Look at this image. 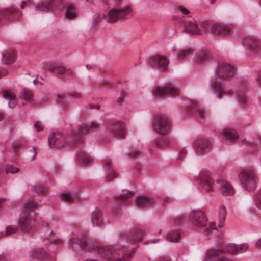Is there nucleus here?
<instances>
[{
    "label": "nucleus",
    "instance_id": "1",
    "mask_svg": "<svg viewBox=\"0 0 261 261\" xmlns=\"http://www.w3.org/2000/svg\"><path fill=\"white\" fill-rule=\"evenodd\" d=\"M186 221L192 228L203 233L208 239L212 231L217 229L214 224H207V218L205 212L199 209L193 210L188 215L175 218L173 220V224L175 226H181Z\"/></svg>",
    "mask_w": 261,
    "mask_h": 261
},
{
    "label": "nucleus",
    "instance_id": "2",
    "mask_svg": "<svg viewBox=\"0 0 261 261\" xmlns=\"http://www.w3.org/2000/svg\"><path fill=\"white\" fill-rule=\"evenodd\" d=\"M152 126L154 132L160 136L156 140V145L159 147L168 146L170 142L168 136L172 130V120L164 114H158L154 116Z\"/></svg>",
    "mask_w": 261,
    "mask_h": 261
},
{
    "label": "nucleus",
    "instance_id": "3",
    "mask_svg": "<svg viewBox=\"0 0 261 261\" xmlns=\"http://www.w3.org/2000/svg\"><path fill=\"white\" fill-rule=\"evenodd\" d=\"M97 254L100 261H123L132 257L134 250L124 251L120 249L117 245L97 246L96 247Z\"/></svg>",
    "mask_w": 261,
    "mask_h": 261
},
{
    "label": "nucleus",
    "instance_id": "4",
    "mask_svg": "<svg viewBox=\"0 0 261 261\" xmlns=\"http://www.w3.org/2000/svg\"><path fill=\"white\" fill-rule=\"evenodd\" d=\"M37 207V204L32 201L24 204L23 211L19 215L18 221L20 229L24 233L29 232L34 226L33 216L35 214L34 210Z\"/></svg>",
    "mask_w": 261,
    "mask_h": 261
},
{
    "label": "nucleus",
    "instance_id": "5",
    "mask_svg": "<svg viewBox=\"0 0 261 261\" xmlns=\"http://www.w3.org/2000/svg\"><path fill=\"white\" fill-rule=\"evenodd\" d=\"M255 172L251 168H247L241 171L239 179L244 188L247 191L254 190L256 188V182L255 179Z\"/></svg>",
    "mask_w": 261,
    "mask_h": 261
},
{
    "label": "nucleus",
    "instance_id": "6",
    "mask_svg": "<svg viewBox=\"0 0 261 261\" xmlns=\"http://www.w3.org/2000/svg\"><path fill=\"white\" fill-rule=\"evenodd\" d=\"M240 41L247 51L251 55L259 53L261 51V42L254 37L248 35L242 36L240 38Z\"/></svg>",
    "mask_w": 261,
    "mask_h": 261
},
{
    "label": "nucleus",
    "instance_id": "7",
    "mask_svg": "<svg viewBox=\"0 0 261 261\" xmlns=\"http://www.w3.org/2000/svg\"><path fill=\"white\" fill-rule=\"evenodd\" d=\"M234 74L233 65L227 62L220 63L216 68V76L221 81H228Z\"/></svg>",
    "mask_w": 261,
    "mask_h": 261
},
{
    "label": "nucleus",
    "instance_id": "8",
    "mask_svg": "<svg viewBox=\"0 0 261 261\" xmlns=\"http://www.w3.org/2000/svg\"><path fill=\"white\" fill-rule=\"evenodd\" d=\"M132 11L129 5H127L124 8L121 9H112L107 15H104V19L109 23L117 22L120 19H123Z\"/></svg>",
    "mask_w": 261,
    "mask_h": 261
},
{
    "label": "nucleus",
    "instance_id": "9",
    "mask_svg": "<svg viewBox=\"0 0 261 261\" xmlns=\"http://www.w3.org/2000/svg\"><path fill=\"white\" fill-rule=\"evenodd\" d=\"M206 30L217 34L230 35L232 33L233 27L231 24L223 22L212 23L205 26Z\"/></svg>",
    "mask_w": 261,
    "mask_h": 261
},
{
    "label": "nucleus",
    "instance_id": "10",
    "mask_svg": "<svg viewBox=\"0 0 261 261\" xmlns=\"http://www.w3.org/2000/svg\"><path fill=\"white\" fill-rule=\"evenodd\" d=\"M178 92V89L174 85L166 84L163 86H155L152 93L156 98H161L166 95H175Z\"/></svg>",
    "mask_w": 261,
    "mask_h": 261
},
{
    "label": "nucleus",
    "instance_id": "11",
    "mask_svg": "<svg viewBox=\"0 0 261 261\" xmlns=\"http://www.w3.org/2000/svg\"><path fill=\"white\" fill-rule=\"evenodd\" d=\"M22 15V12L12 7L0 10V21H14L18 20Z\"/></svg>",
    "mask_w": 261,
    "mask_h": 261
},
{
    "label": "nucleus",
    "instance_id": "12",
    "mask_svg": "<svg viewBox=\"0 0 261 261\" xmlns=\"http://www.w3.org/2000/svg\"><path fill=\"white\" fill-rule=\"evenodd\" d=\"M148 62L150 66L157 67L159 70L164 71L167 69L169 60L166 56L158 54L150 57Z\"/></svg>",
    "mask_w": 261,
    "mask_h": 261
},
{
    "label": "nucleus",
    "instance_id": "13",
    "mask_svg": "<svg viewBox=\"0 0 261 261\" xmlns=\"http://www.w3.org/2000/svg\"><path fill=\"white\" fill-rule=\"evenodd\" d=\"M70 246L76 252H78L82 249L90 250L93 249V246L89 243L87 237L85 235L80 238L73 237L70 240Z\"/></svg>",
    "mask_w": 261,
    "mask_h": 261
},
{
    "label": "nucleus",
    "instance_id": "14",
    "mask_svg": "<svg viewBox=\"0 0 261 261\" xmlns=\"http://www.w3.org/2000/svg\"><path fill=\"white\" fill-rule=\"evenodd\" d=\"M193 146L196 154L199 155L209 152L212 149L210 143L205 138L197 139L194 142Z\"/></svg>",
    "mask_w": 261,
    "mask_h": 261
},
{
    "label": "nucleus",
    "instance_id": "15",
    "mask_svg": "<svg viewBox=\"0 0 261 261\" xmlns=\"http://www.w3.org/2000/svg\"><path fill=\"white\" fill-rule=\"evenodd\" d=\"M45 69L57 76L64 74L65 76L69 77L74 73L72 68H66L65 66L60 65H46Z\"/></svg>",
    "mask_w": 261,
    "mask_h": 261
},
{
    "label": "nucleus",
    "instance_id": "16",
    "mask_svg": "<svg viewBox=\"0 0 261 261\" xmlns=\"http://www.w3.org/2000/svg\"><path fill=\"white\" fill-rule=\"evenodd\" d=\"M48 145L50 148L60 149L65 144V139L63 134L57 133L51 134L48 138Z\"/></svg>",
    "mask_w": 261,
    "mask_h": 261
},
{
    "label": "nucleus",
    "instance_id": "17",
    "mask_svg": "<svg viewBox=\"0 0 261 261\" xmlns=\"http://www.w3.org/2000/svg\"><path fill=\"white\" fill-rule=\"evenodd\" d=\"M199 180L203 192H208L213 190L214 180L208 173H201L199 176Z\"/></svg>",
    "mask_w": 261,
    "mask_h": 261
},
{
    "label": "nucleus",
    "instance_id": "18",
    "mask_svg": "<svg viewBox=\"0 0 261 261\" xmlns=\"http://www.w3.org/2000/svg\"><path fill=\"white\" fill-rule=\"evenodd\" d=\"M206 261H229L224 256L223 250L211 248L206 252Z\"/></svg>",
    "mask_w": 261,
    "mask_h": 261
},
{
    "label": "nucleus",
    "instance_id": "19",
    "mask_svg": "<svg viewBox=\"0 0 261 261\" xmlns=\"http://www.w3.org/2000/svg\"><path fill=\"white\" fill-rule=\"evenodd\" d=\"M91 222L94 226H101L109 223L107 218H105L102 212L99 209L94 210L90 215Z\"/></svg>",
    "mask_w": 261,
    "mask_h": 261
},
{
    "label": "nucleus",
    "instance_id": "20",
    "mask_svg": "<svg viewBox=\"0 0 261 261\" xmlns=\"http://www.w3.org/2000/svg\"><path fill=\"white\" fill-rule=\"evenodd\" d=\"M109 130L113 136L117 138H124L126 136L125 125L122 122L112 123Z\"/></svg>",
    "mask_w": 261,
    "mask_h": 261
},
{
    "label": "nucleus",
    "instance_id": "21",
    "mask_svg": "<svg viewBox=\"0 0 261 261\" xmlns=\"http://www.w3.org/2000/svg\"><path fill=\"white\" fill-rule=\"evenodd\" d=\"M246 85L244 83L239 84L235 90L236 97L240 105L244 107L247 100V97L246 95Z\"/></svg>",
    "mask_w": 261,
    "mask_h": 261
},
{
    "label": "nucleus",
    "instance_id": "22",
    "mask_svg": "<svg viewBox=\"0 0 261 261\" xmlns=\"http://www.w3.org/2000/svg\"><path fill=\"white\" fill-rule=\"evenodd\" d=\"M42 225L43 231L44 232L43 238L44 241L47 240L48 242L51 243H57L59 241V239L53 232L52 230L50 229L49 224L48 223L43 222Z\"/></svg>",
    "mask_w": 261,
    "mask_h": 261
},
{
    "label": "nucleus",
    "instance_id": "23",
    "mask_svg": "<svg viewBox=\"0 0 261 261\" xmlns=\"http://www.w3.org/2000/svg\"><path fill=\"white\" fill-rule=\"evenodd\" d=\"M211 86L214 91L219 92L217 96L220 99L225 96H228L231 94L232 91L222 87L220 83L216 81H212Z\"/></svg>",
    "mask_w": 261,
    "mask_h": 261
},
{
    "label": "nucleus",
    "instance_id": "24",
    "mask_svg": "<svg viewBox=\"0 0 261 261\" xmlns=\"http://www.w3.org/2000/svg\"><path fill=\"white\" fill-rule=\"evenodd\" d=\"M135 205L142 207H148L154 203V198L148 196H139L135 200Z\"/></svg>",
    "mask_w": 261,
    "mask_h": 261
},
{
    "label": "nucleus",
    "instance_id": "25",
    "mask_svg": "<svg viewBox=\"0 0 261 261\" xmlns=\"http://www.w3.org/2000/svg\"><path fill=\"white\" fill-rule=\"evenodd\" d=\"M184 31L190 34H200L201 33L195 20L186 22L184 27Z\"/></svg>",
    "mask_w": 261,
    "mask_h": 261
},
{
    "label": "nucleus",
    "instance_id": "26",
    "mask_svg": "<svg viewBox=\"0 0 261 261\" xmlns=\"http://www.w3.org/2000/svg\"><path fill=\"white\" fill-rule=\"evenodd\" d=\"M33 256L39 260H46L49 258L48 252L42 247L34 249L32 252Z\"/></svg>",
    "mask_w": 261,
    "mask_h": 261
},
{
    "label": "nucleus",
    "instance_id": "27",
    "mask_svg": "<svg viewBox=\"0 0 261 261\" xmlns=\"http://www.w3.org/2000/svg\"><path fill=\"white\" fill-rule=\"evenodd\" d=\"M78 152V159L80 164L82 166H87L92 162V159L91 156L82 149L79 150Z\"/></svg>",
    "mask_w": 261,
    "mask_h": 261
},
{
    "label": "nucleus",
    "instance_id": "28",
    "mask_svg": "<svg viewBox=\"0 0 261 261\" xmlns=\"http://www.w3.org/2000/svg\"><path fill=\"white\" fill-rule=\"evenodd\" d=\"M222 135L226 141L230 143L234 142L238 138L236 131L231 128L224 129Z\"/></svg>",
    "mask_w": 261,
    "mask_h": 261
},
{
    "label": "nucleus",
    "instance_id": "29",
    "mask_svg": "<svg viewBox=\"0 0 261 261\" xmlns=\"http://www.w3.org/2000/svg\"><path fill=\"white\" fill-rule=\"evenodd\" d=\"M66 17L69 19L74 18L77 17V12L75 4L73 3H67L65 6Z\"/></svg>",
    "mask_w": 261,
    "mask_h": 261
},
{
    "label": "nucleus",
    "instance_id": "30",
    "mask_svg": "<svg viewBox=\"0 0 261 261\" xmlns=\"http://www.w3.org/2000/svg\"><path fill=\"white\" fill-rule=\"evenodd\" d=\"M2 96L5 99L9 101L8 107L10 108L13 109L15 107L16 105V97L13 93L3 91Z\"/></svg>",
    "mask_w": 261,
    "mask_h": 261
},
{
    "label": "nucleus",
    "instance_id": "31",
    "mask_svg": "<svg viewBox=\"0 0 261 261\" xmlns=\"http://www.w3.org/2000/svg\"><path fill=\"white\" fill-rule=\"evenodd\" d=\"M3 62L6 64H11L15 60V54L13 50L9 49L2 53Z\"/></svg>",
    "mask_w": 261,
    "mask_h": 261
},
{
    "label": "nucleus",
    "instance_id": "32",
    "mask_svg": "<svg viewBox=\"0 0 261 261\" xmlns=\"http://www.w3.org/2000/svg\"><path fill=\"white\" fill-rule=\"evenodd\" d=\"M193 54L192 48L189 47H186L179 49L177 53L176 57L180 60H184Z\"/></svg>",
    "mask_w": 261,
    "mask_h": 261
},
{
    "label": "nucleus",
    "instance_id": "33",
    "mask_svg": "<svg viewBox=\"0 0 261 261\" xmlns=\"http://www.w3.org/2000/svg\"><path fill=\"white\" fill-rule=\"evenodd\" d=\"M221 193L223 195H231L234 193V189L231 185L226 181L222 182L221 186Z\"/></svg>",
    "mask_w": 261,
    "mask_h": 261
},
{
    "label": "nucleus",
    "instance_id": "34",
    "mask_svg": "<svg viewBox=\"0 0 261 261\" xmlns=\"http://www.w3.org/2000/svg\"><path fill=\"white\" fill-rule=\"evenodd\" d=\"M105 163L108 168L107 174V176H106V180L110 181L113 178H116L117 177V174L115 173L114 171L113 170V169H111V166L112 164V161L109 159L105 160Z\"/></svg>",
    "mask_w": 261,
    "mask_h": 261
},
{
    "label": "nucleus",
    "instance_id": "35",
    "mask_svg": "<svg viewBox=\"0 0 261 261\" xmlns=\"http://www.w3.org/2000/svg\"><path fill=\"white\" fill-rule=\"evenodd\" d=\"M144 234V232L141 229H137L131 236L127 238L132 243L140 241Z\"/></svg>",
    "mask_w": 261,
    "mask_h": 261
},
{
    "label": "nucleus",
    "instance_id": "36",
    "mask_svg": "<svg viewBox=\"0 0 261 261\" xmlns=\"http://www.w3.org/2000/svg\"><path fill=\"white\" fill-rule=\"evenodd\" d=\"M226 210L225 207L221 205L220 206L219 211V224L218 225V227L219 228H221L224 225V222L226 219Z\"/></svg>",
    "mask_w": 261,
    "mask_h": 261
},
{
    "label": "nucleus",
    "instance_id": "37",
    "mask_svg": "<svg viewBox=\"0 0 261 261\" xmlns=\"http://www.w3.org/2000/svg\"><path fill=\"white\" fill-rule=\"evenodd\" d=\"M45 1V4L43 2H40L37 6H35V9L37 11L46 12L52 7V3L51 0Z\"/></svg>",
    "mask_w": 261,
    "mask_h": 261
},
{
    "label": "nucleus",
    "instance_id": "38",
    "mask_svg": "<svg viewBox=\"0 0 261 261\" xmlns=\"http://www.w3.org/2000/svg\"><path fill=\"white\" fill-rule=\"evenodd\" d=\"M98 124L96 123H92L90 126L84 124L82 123L81 125H79V127L77 129V132L79 134H86L90 132V129L93 127H97Z\"/></svg>",
    "mask_w": 261,
    "mask_h": 261
},
{
    "label": "nucleus",
    "instance_id": "39",
    "mask_svg": "<svg viewBox=\"0 0 261 261\" xmlns=\"http://www.w3.org/2000/svg\"><path fill=\"white\" fill-rule=\"evenodd\" d=\"M168 240L172 242H177L180 238V232L179 230H172L167 236Z\"/></svg>",
    "mask_w": 261,
    "mask_h": 261
},
{
    "label": "nucleus",
    "instance_id": "40",
    "mask_svg": "<svg viewBox=\"0 0 261 261\" xmlns=\"http://www.w3.org/2000/svg\"><path fill=\"white\" fill-rule=\"evenodd\" d=\"M133 195V192L124 191L119 196H116L115 197V200L118 202H125L127 200L128 198L132 197Z\"/></svg>",
    "mask_w": 261,
    "mask_h": 261
},
{
    "label": "nucleus",
    "instance_id": "41",
    "mask_svg": "<svg viewBox=\"0 0 261 261\" xmlns=\"http://www.w3.org/2000/svg\"><path fill=\"white\" fill-rule=\"evenodd\" d=\"M32 93L27 89H23L20 93L19 97L24 99L27 102L33 101Z\"/></svg>",
    "mask_w": 261,
    "mask_h": 261
},
{
    "label": "nucleus",
    "instance_id": "42",
    "mask_svg": "<svg viewBox=\"0 0 261 261\" xmlns=\"http://www.w3.org/2000/svg\"><path fill=\"white\" fill-rule=\"evenodd\" d=\"M59 198L66 202H72L75 199V197L70 193H62Z\"/></svg>",
    "mask_w": 261,
    "mask_h": 261
},
{
    "label": "nucleus",
    "instance_id": "43",
    "mask_svg": "<svg viewBox=\"0 0 261 261\" xmlns=\"http://www.w3.org/2000/svg\"><path fill=\"white\" fill-rule=\"evenodd\" d=\"M208 59V55L206 53L199 54L196 55L195 62L197 64H201Z\"/></svg>",
    "mask_w": 261,
    "mask_h": 261
},
{
    "label": "nucleus",
    "instance_id": "44",
    "mask_svg": "<svg viewBox=\"0 0 261 261\" xmlns=\"http://www.w3.org/2000/svg\"><path fill=\"white\" fill-rule=\"evenodd\" d=\"M226 250L230 254H238V245L232 243L228 244L226 246Z\"/></svg>",
    "mask_w": 261,
    "mask_h": 261
},
{
    "label": "nucleus",
    "instance_id": "45",
    "mask_svg": "<svg viewBox=\"0 0 261 261\" xmlns=\"http://www.w3.org/2000/svg\"><path fill=\"white\" fill-rule=\"evenodd\" d=\"M73 141L72 144H70V145L72 147H75L76 148H78L79 146H81V139L82 138L80 137L77 136L75 134H73Z\"/></svg>",
    "mask_w": 261,
    "mask_h": 261
},
{
    "label": "nucleus",
    "instance_id": "46",
    "mask_svg": "<svg viewBox=\"0 0 261 261\" xmlns=\"http://www.w3.org/2000/svg\"><path fill=\"white\" fill-rule=\"evenodd\" d=\"M36 151L35 147H30L27 151L28 159L30 161H32L35 159L36 155Z\"/></svg>",
    "mask_w": 261,
    "mask_h": 261
},
{
    "label": "nucleus",
    "instance_id": "47",
    "mask_svg": "<svg viewBox=\"0 0 261 261\" xmlns=\"http://www.w3.org/2000/svg\"><path fill=\"white\" fill-rule=\"evenodd\" d=\"M249 248V245L247 243H242L238 245V254L246 252Z\"/></svg>",
    "mask_w": 261,
    "mask_h": 261
},
{
    "label": "nucleus",
    "instance_id": "48",
    "mask_svg": "<svg viewBox=\"0 0 261 261\" xmlns=\"http://www.w3.org/2000/svg\"><path fill=\"white\" fill-rule=\"evenodd\" d=\"M196 113L201 118H203L206 114V110L204 109L197 107L196 109Z\"/></svg>",
    "mask_w": 261,
    "mask_h": 261
},
{
    "label": "nucleus",
    "instance_id": "49",
    "mask_svg": "<svg viewBox=\"0 0 261 261\" xmlns=\"http://www.w3.org/2000/svg\"><path fill=\"white\" fill-rule=\"evenodd\" d=\"M255 203L257 207H261V189L256 194Z\"/></svg>",
    "mask_w": 261,
    "mask_h": 261
},
{
    "label": "nucleus",
    "instance_id": "50",
    "mask_svg": "<svg viewBox=\"0 0 261 261\" xmlns=\"http://www.w3.org/2000/svg\"><path fill=\"white\" fill-rule=\"evenodd\" d=\"M17 230V228L16 227L9 226L6 228V231L4 232L6 233V236L15 233Z\"/></svg>",
    "mask_w": 261,
    "mask_h": 261
},
{
    "label": "nucleus",
    "instance_id": "51",
    "mask_svg": "<svg viewBox=\"0 0 261 261\" xmlns=\"http://www.w3.org/2000/svg\"><path fill=\"white\" fill-rule=\"evenodd\" d=\"M18 169L13 166H8L6 168V173H11L12 174L16 173L18 172Z\"/></svg>",
    "mask_w": 261,
    "mask_h": 261
},
{
    "label": "nucleus",
    "instance_id": "52",
    "mask_svg": "<svg viewBox=\"0 0 261 261\" xmlns=\"http://www.w3.org/2000/svg\"><path fill=\"white\" fill-rule=\"evenodd\" d=\"M101 20V16L100 15H96L93 19L92 21V25L95 27L97 25H98Z\"/></svg>",
    "mask_w": 261,
    "mask_h": 261
},
{
    "label": "nucleus",
    "instance_id": "53",
    "mask_svg": "<svg viewBox=\"0 0 261 261\" xmlns=\"http://www.w3.org/2000/svg\"><path fill=\"white\" fill-rule=\"evenodd\" d=\"M141 152L139 150L135 149L129 151V156L130 158H133L134 156H137L139 155Z\"/></svg>",
    "mask_w": 261,
    "mask_h": 261
},
{
    "label": "nucleus",
    "instance_id": "54",
    "mask_svg": "<svg viewBox=\"0 0 261 261\" xmlns=\"http://www.w3.org/2000/svg\"><path fill=\"white\" fill-rule=\"evenodd\" d=\"M58 97L60 98L59 102L63 105H66V102L67 99V96L65 94H58Z\"/></svg>",
    "mask_w": 261,
    "mask_h": 261
},
{
    "label": "nucleus",
    "instance_id": "55",
    "mask_svg": "<svg viewBox=\"0 0 261 261\" xmlns=\"http://www.w3.org/2000/svg\"><path fill=\"white\" fill-rule=\"evenodd\" d=\"M177 10L182 14L186 15H187L190 13L189 10L183 6H179L177 7Z\"/></svg>",
    "mask_w": 261,
    "mask_h": 261
},
{
    "label": "nucleus",
    "instance_id": "56",
    "mask_svg": "<svg viewBox=\"0 0 261 261\" xmlns=\"http://www.w3.org/2000/svg\"><path fill=\"white\" fill-rule=\"evenodd\" d=\"M35 191L38 193L44 194L47 191V189L44 187L39 186L36 187Z\"/></svg>",
    "mask_w": 261,
    "mask_h": 261
},
{
    "label": "nucleus",
    "instance_id": "57",
    "mask_svg": "<svg viewBox=\"0 0 261 261\" xmlns=\"http://www.w3.org/2000/svg\"><path fill=\"white\" fill-rule=\"evenodd\" d=\"M0 261H11V260L8 254L3 253L0 254Z\"/></svg>",
    "mask_w": 261,
    "mask_h": 261
},
{
    "label": "nucleus",
    "instance_id": "58",
    "mask_svg": "<svg viewBox=\"0 0 261 261\" xmlns=\"http://www.w3.org/2000/svg\"><path fill=\"white\" fill-rule=\"evenodd\" d=\"M34 126L36 130L38 131L42 130L43 129V126L42 125L41 123L39 121H37L36 122Z\"/></svg>",
    "mask_w": 261,
    "mask_h": 261
},
{
    "label": "nucleus",
    "instance_id": "59",
    "mask_svg": "<svg viewBox=\"0 0 261 261\" xmlns=\"http://www.w3.org/2000/svg\"><path fill=\"white\" fill-rule=\"evenodd\" d=\"M127 95V93H125L124 91H122L121 94L119 97L117 99V101L118 103H121L124 101V97Z\"/></svg>",
    "mask_w": 261,
    "mask_h": 261
},
{
    "label": "nucleus",
    "instance_id": "60",
    "mask_svg": "<svg viewBox=\"0 0 261 261\" xmlns=\"http://www.w3.org/2000/svg\"><path fill=\"white\" fill-rule=\"evenodd\" d=\"M7 73V71L6 69L2 68H0V77L5 75Z\"/></svg>",
    "mask_w": 261,
    "mask_h": 261
},
{
    "label": "nucleus",
    "instance_id": "61",
    "mask_svg": "<svg viewBox=\"0 0 261 261\" xmlns=\"http://www.w3.org/2000/svg\"><path fill=\"white\" fill-rule=\"evenodd\" d=\"M51 220L53 223L51 224V226H53L57 223V219L54 216H51Z\"/></svg>",
    "mask_w": 261,
    "mask_h": 261
},
{
    "label": "nucleus",
    "instance_id": "62",
    "mask_svg": "<svg viewBox=\"0 0 261 261\" xmlns=\"http://www.w3.org/2000/svg\"><path fill=\"white\" fill-rule=\"evenodd\" d=\"M256 81L258 84L259 85V86L261 87V72L259 74H258Z\"/></svg>",
    "mask_w": 261,
    "mask_h": 261
},
{
    "label": "nucleus",
    "instance_id": "63",
    "mask_svg": "<svg viewBox=\"0 0 261 261\" xmlns=\"http://www.w3.org/2000/svg\"><path fill=\"white\" fill-rule=\"evenodd\" d=\"M158 261H169L168 257L162 256L161 257Z\"/></svg>",
    "mask_w": 261,
    "mask_h": 261
},
{
    "label": "nucleus",
    "instance_id": "64",
    "mask_svg": "<svg viewBox=\"0 0 261 261\" xmlns=\"http://www.w3.org/2000/svg\"><path fill=\"white\" fill-rule=\"evenodd\" d=\"M256 245L257 246L261 247V238L257 240L256 242Z\"/></svg>",
    "mask_w": 261,
    "mask_h": 261
}]
</instances>
